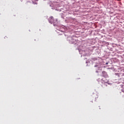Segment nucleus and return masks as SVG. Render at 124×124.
I'll use <instances>...</instances> for the list:
<instances>
[{"instance_id":"1","label":"nucleus","mask_w":124,"mask_h":124,"mask_svg":"<svg viewBox=\"0 0 124 124\" xmlns=\"http://www.w3.org/2000/svg\"><path fill=\"white\" fill-rule=\"evenodd\" d=\"M102 84H108L109 82V80L108 79H106V78L102 79L101 81Z\"/></svg>"},{"instance_id":"2","label":"nucleus","mask_w":124,"mask_h":124,"mask_svg":"<svg viewBox=\"0 0 124 124\" xmlns=\"http://www.w3.org/2000/svg\"><path fill=\"white\" fill-rule=\"evenodd\" d=\"M49 22L51 24H53V23H54V17L53 16H50L49 18Z\"/></svg>"},{"instance_id":"3","label":"nucleus","mask_w":124,"mask_h":124,"mask_svg":"<svg viewBox=\"0 0 124 124\" xmlns=\"http://www.w3.org/2000/svg\"><path fill=\"white\" fill-rule=\"evenodd\" d=\"M102 74H103V77H105V78L108 77V75H107V73L106 72L103 71Z\"/></svg>"},{"instance_id":"4","label":"nucleus","mask_w":124,"mask_h":124,"mask_svg":"<svg viewBox=\"0 0 124 124\" xmlns=\"http://www.w3.org/2000/svg\"><path fill=\"white\" fill-rule=\"evenodd\" d=\"M106 64H108V62H107V63H106Z\"/></svg>"}]
</instances>
